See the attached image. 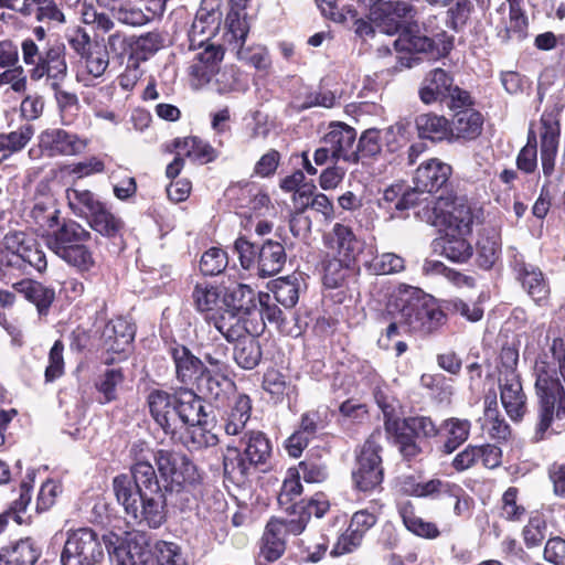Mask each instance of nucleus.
I'll return each mask as SVG.
<instances>
[{
	"label": "nucleus",
	"instance_id": "obj_42",
	"mask_svg": "<svg viewBox=\"0 0 565 565\" xmlns=\"http://www.w3.org/2000/svg\"><path fill=\"white\" fill-rule=\"evenodd\" d=\"M90 230L103 237L111 239H122L126 232V222L113 212L105 203L88 223Z\"/></svg>",
	"mask_w": 565,
	"mask_h": 565
},
{
	"label": "nucleus",
	"instance_id": "obj_8",
	"mask_svg": "<svg viewBox=\"0 0 565 565\" xmlns=\"http://www.w3.org/2000/svg\"><path fill=\"white\" fill-rule=\"evenodd\" d=\"M386 439L397 447L405 462H412L423 454L422 440L437 439L440 428L430 416L416 415L401 418L386 414Z\"/></svg>",
	"mask_w": 565,
	"mask_h": 565
},
{
	"label": "nucleus",
	"instance_id": "obj_41",
	"mask_svg": "<svg viewBox=\"0 0 565 565\" xmlns=\"http://www.w3.org/2000/svg\"><path fill=\"white\" fill-rule=\"evenodd\" d=\"M466 236L446 231L435 241V249H439L440 255L451 262L466 263L473 255V247Z\"/></svg>",
	"mask_w": 565,
	"mask_h": 565
},
{
	"label": "nucleus",
	"instance_id": "obj_1",
	"mask_svg": "<svg viewBox=\"0 0 565 565\" xmlns=\"http://www.w3.org/2000/svg\"><path fill=\"white\" fill-rule=\"evenodd\" d=\"M383 319H390L382 337L392 341L405 333L428 335L440 330L447 322V315L431 295L420 287L398 284L386 299Z\"/></svg>",
	"mask_w": 565,
	"mask_h": 565
},
{
	"label": "nucleus",
	"instance_id": "obj_12",
	"mask_svg": "<svg viewBox=\"0 0 565 565\" xmlns=\"http://www.w3.org/2000/svg\"><path fill=\"white\" fill-rule=\"evenodd\" d=\"M104 559V537L96 530L78 527L67 531L61 553L62 565H100Z\"/></svg>",
	"mask_w": 565,
	"mask_h": 565
},
{
	"label": "nucleus",
	"instance_id": "obj_4",
	"mask_svg": "<svg viewBox=\"0 0 565 565\" xmlns=\"http://www.w3.org/2000/svg\"><path fill=\"white\" fill-rule=\"evenodd\" d=\"M534 371L537 420L532 441L541 443L550 434L565 430V386L548 362H539Z\"/></svg>",
	"mask_w": 565,
	"mask_h": 565
},
{
	"label": "nucleus",
	"instance_id": "obj_52",
	"mask_svg": "<svg viewBox=\"0 0 565 565\" xmlns=\"http://www.w3.org/2000/svg\"><path fill=\"white\" fill-rule=\"evenodd\" d=\"M418 196L413 188H406L402 183L387 186L383 196L379 200V206L388 211H405L418 204Z\"/></svg>",
	"mask_w": 565,
	"mask_h": 565
},
{
	"label": "nucleus",
	"instance_id": "obj_26",
	"mask_svg": "<svg viewBox=\"0 0 565 565\" xmlns=\"http://www.w3.org/2000/svg\"><path fill=\"white\" fill-rule=\"evenodd\" d=\"M321 279L327 288H339L347 285L360 274L359 260L348 259L347 257H337L324 253L320 260Z\"/></svg>",
	"mask_w": 565,
	"mask_h": 565
},
{
	"label": "nucleus",
	"instance_id": "obj_44",
	"mask_svg": "<svg viewBox=\"0 0 565 565\" xmlns=\"http://www.w3.org/2000/svg\"><path fill=\"white\" fill-rule=\"evenodd\" d=\"M31 492L32 486L22 481L19 486V497L17 500L10 503V505L0 513V534L6 532L9 520H14L17 525H30L32 522V518L30 515L25 516L26 508L31 502Z\"/></svg>",
	"mask_w": 565,
	"mask_h": 565
},
{
	"label": "nucleus",
	"instance_id": "obj_64",
	"mask_svg": "<svg viewBox=\"0 0 565 565\" xmlns=\"http://www.w3.org/2000/svg\"><path fill=\"white\" fill-rule=\"evenodd\" d=\"M154 558L157 565H189L182 548L174 542L158 541L154 544Z\"/></svg>",
	"mask_w": 565,
	"mask_h": 565
},
{
	"label": "nucleus",
	"instance_id": "obj_33",
	"mask_svg": "<svg viewBox=\"0 0 565 565\" xmlns=\"http://www.w3.org/2000/svg\"><path fill=\"white\" fill-rule=\"evenodd\" d=\"M253 399L246 393L233 397L225 414L221 418V427L228 436L244 434L247 422L252 417Z\"/></svg>",
	"mask_w": 565,
	"mask_h": 565
},
{
	"label": "nucleus",
	"instance_id": "obj_40",
	"mask_svg": "<svg viewBox=\"0 0 565 565\" xmlns=\"http://www.w3.org/2000/svg\"><path fill=\"white\" fill-rule=\"evenodd\" d=\"M415 125L420 139H429L431 142H451L450 120L445 115L435 113L419 114Z\"/></svg>",
	"mask_w": 565,
	"mask_h": 565
},
{
	"label": "nucleus",
	"instance_id": "obj_15",
	"mask_svg": "<svg viewBox=\"0 0 565 565\" xmlns=\"http://www.w3.org/2000/svg\"><path fill=\"white\" fill-rule=\"evenodd\" d=\"M90 143V138L63 127L45 128L38 136V147L47 158L81 157Z\"/></svg>",
	"mask_w": 565,
	"mask_h": 565
},
{
	"label": "nucleus",
	"instance_id": "obj_30",
	"mask_svg": "<svg viewBox=\"0 0 565 565\" xmlns=\"http://www.w3.org/2000/svg\"><path fill=\"white\" fill-rule=\"evenodd\" d=\"M484 117L473 108L456 110L450 120L451 142H472L482 135Z\"/></svg>",
	"mask_w": 565,
	"mask_h": 565
},
{
	"label": "nucleus",
	"instance_id": "obj_6",
	"mask_svg": "<svg viewBox=\"0 0 565 565\" xmlns=\"http://www.w3.org/2000/svg\"><path fill=\"white\" fill-rule=\"evenodd\" d=\"M242 448L228 444L223 455L224 477L237 482L246 481L260 467L267 466L273 456V444L263 430L243 434Z\"/></svg>",
	"mask_w": 565,
	"mask_h": 565
},
{
	"label": "nucleus",
	"instance_id": "obj_57",
	"mask_svg": "<svg viewBox=\"0 0 565 565\" xmlns=\"http://www.w3.org/2000/svg\"><path fill=\"white\" fill-rule=\"evenodd\" d=\"M547 532V519L541 510H532L526 524L521 530V537L526 548L533 550L543 544Z\"/></svg>",
	"mask_w": 565,
	"mask_h": 565
},
{
	"label": "nucleus",
	"instance_id": "obj_58",
	"mask_svg": "<svg viewBox=\"0 0 565 565\" xmlns=\"http://www.w3.org/2000/svg\"><path fill=\"white\" fill-rule=\"evenodd\" d=\"M476 249L478 267L484 270H489L500 258V237L497 235L479 234Z\"/></svg>",
	"mask_w": 565,
	"mask_h": 565
},
{
	"label": "nucleus",
	"instance_id": "obj_38",
	"mask_svg": "<svg viewBox=\"0 0 565 565\" xmlns=\"http://www.w3.org/2000/svg\"><path fill=\"white\" fill-rule=\"evenodd\" d=\"M286 264V247L267 238L258 248L257 274L262 277H269L280 273Z\"/></svg>",
	"mask_w": 565,
	"mask_h": 565
},
{
	"label": "nucleus",
	"instance_id": "obj_22",
	"mask_svg": "<svg viewBox=\"0 0 565 565\" xmlns=\"http://www.w3.org/2000/svg\"><path fill=\"white\" fill-rule=\"evenodd\" d=\"M481 463L483 468L495 469L502 463V450L495 444L467 445L462 451L452 459L451 467L458 471H466Z\"/></svg>",
	"mask_w": 565,
	"mask_h": 565
},
{
	"label": "nucleus",
	"instance_id": "obj_2",
	"mask_svg": "<svg viewBox=\"0 0 565 565\" xmlns=\"http://www.w3.org/2000/svg\"><path fill=\"white\" fill-rule=\"evenodd\" d=\"M369 9L370 19L387 35L398 34L393 41L397 51L426 53L430 58L445 57L452 50L449 39H440L441 45L429 35H420V26L415 21L417 10L414 4L402 0H359Z\"/></svg>",
	"mask_w": 565,
	"mask_h": 565
},
{
	"label": "nucleus",
	"instance_id": "obj_20",
	"mask_svg": "<svg viewBox=\"0 0 565 565\" xmlns=\"http://www.w3.org/2000/svg\"><path fill=\"white\" fill-rule=\"evenodd\" d=\"M322 244L326 253L337 257L359 260V256L363 253V244L352 226L342 222L334 223L331 231L322 234Z\"/></svg>",
	"mask_w": 565,
	"mask_h": 565
},
{
	"label": "nucleus",
	"instance_id": "obj_48",
	"mask_svg": "<svg viewBox=\"0 0 565 565\" xmlns=\"http://www.w3.org/2000/svg\"><path fill=\"white\" fill-rule=\"evenodd\" d=\"M223 289L210 282H198L192 291V299L195 310L204 316L210 323V318L218 316L220 311H215L222 300Z\"/></svg>",
	"mask_w": 565,
	"mask_h": 565
},
{
	"label": "nucleus",
	"instance_id": "obj_24",
	"mask_svg": "<svg viewBox=\"0 0 565 565\" xmlns=\"http://www.w3.org/2000/svg\"><path fill=\"white\" fill-rule=\"evenodd\" d=\"M355 140L356 131L354 127L342 121H333L329 126V131L321 138V143L330 145L333 162L342 159L347 162L356 163Z\"/></svg>",
	"mask_w": 565,
	"mask_h": 565
},
{
	"label": "nucleus",
	"instance_id": "obj_18",
	"mask_svg": "<svg viewBox=\"0 0 565 565\" xmlns=\"http://www.w3.org/2000/svg\"><path fill=\"white\" fill-rule=\"evenodd\" d=\"M454 169L449 163L438 158H430L419 163L413 174V191L435 194L445 191L450 184Z\"/></svg>",
	"mask_w": 565,
	"mask_h": 565
},
{
	"label": "nucleus",
	"instance_id": "obj_13",
	"mask_svg": "<svg viewBox=\"0 0 565 565\" xmlns=\"http://www.w3.org/2000/svg\"><path fill=\"white\" fill-rule=\"evenodd\" d=\"M288 535H299V526L290 518H269L258 541L255 565H271L282 557Z\"/></svg>",
	"mask_w": 565,
	"mask_h": 565
},
{
	"label": "nucleus",
	"instance_id": "obj_50",
	"mask_svg": "<svg viewBox=\"0 0 565 565\" xmlns=\"http://www.w3.org/2000/svg\"><path fill=\"white\" fill-rule=\"evenodd\" d=\"M226 315V311H221L217 316L211 317L210 324H213L228 343H239L243 338L253 333L242 316Z\"/></svg>",
	"mask_w": 565,
	"mask_h": 565
},
{
	"label": "nucleus",
	"instance_id": "obj_39",
	"mask_svg": "<svg viewBox=\"0 0 565 565\" xmlns=\"http://www.w3.org/2000/svg\"><path fill=\"white\" fill-rule=\"evenodd\" d=\"M14 290L38 309L39 316H46L55 300V290L38 280L23 279L13 285Z\"/></svg>",
	"mask_w": 565,
	"mask_h": 565
},
{
	"label": "nucleus",
	"instance_id": "obj_21",
	"mask_svg": "<svg viewBox=\"0 0 565 565\" xmlns=\"http://www.w3.org/2000/svg\"><path fill=\"white\" fill-rule=\"evenodd\" d=\"M222 12L209 7V0H203L196 11L195 19L189 30V47L198 50L203 47L220 32Z\"/></svg>",
	"mask_w": 565,
	"mask_h": 565
},
{
	"label": "nucleus",
	"instance_id": "obj_32",
	"mask_svg": "<svg viewBox=\"0 0 565 565\" xmlns=\"http://www.w3.org/2000/svg\"><path fill=\"white\" fill-rule=\"evenodd\" d=\"M222 303L227 315L250 316L257 309V294L246 284L223 287Z\"/></svg>",
	"mask_w": 565,
	"mask_h": 565
},
{
	"label": "nucleus",
	"instance_id": "obj_36",
	"mask_svg": "<svg viewBox=\"0 0 565 565\" xmlns=\"http://www.w3.org/2000/svg\"><path fill=\"white\" fill-rule=\"evenodd\" d=\"M455 83L454 76L443 70H431L424 78L419 87V99L425 105H431L435 102H445L450 94V88Z\"/></svg>",
	"mask_w": 565,
	"mask_h": 565
},
{
	"label": "nucleus",
	"instance_id": "obj_55",
	"mask_svg": "<svg viewBox=\"0 0 565 565\" xmlns=\"http://www.w3.org/2000/svg\"><path fill=\"white\" fill-rule=\"evenodd\" d=\"M34 134L35 128L29 122L20 125L14 131L0 134V163L24 149Z\"/></svg>",
	"mask_w": 565,
	"mask_h": 565
},
{
	"label": "nucleus",
	"instance_id": "obj_5",
	"mask_svg": "<svg viewBox=\"0 0 565 565\" xmlns=\"http://www.w3.org/2000/svg\"><path fill=\"white\" fill-rule=\"evenodd\" d=\"M93 233L81 222L63 218L57 232L47 245L52 254L58 257L81 275L96 269V255L92 247Z\"/></svg>",
	"mask_w": 565,
	"mask_h": 565
},
{
	"label": "nucleus",
	"instance_id": "obj_47",
	"mask_svg": "<svg viewBox=\"0 0 565 565\" xmlns=\"http://www.w3.org/2000/svg\"><path fill=\"white\" fill-rule=\"evenodd\" d=\"M262 387L274 404H281L296 390L288 374L277 367H268L263 373Z\"/></svg>",
	"mask_w": 565,
	"mask_h": 565
},
{
	"label": "nucleus",
	"instance_id": "obj_27",
	"mask_svg": "<svg viewBox=\"0 0 565 565\" xmlns=\"http://www.w3.org/2000/svg\"><path fill=\"white\" fill-rule=\"evenodd\" d=\"M515 278L536 305H545L551 290L544 273L523 259H515L512 267Z\"/></svg>",
	"mask_w": 565,
	"mask_h": 565
},
{
	"label": "nucleus",
	"instance_id": "obj_59",
	"mask_svg": "<svg viewBox=\"0 0 565 565\" xmlns=\"http://www.w3.org/2000/svg\"><path fill=\"white\" fill-rule=\"evenodd\" d=\"M128 477L132 481L136 495L146 491L162 489L151 462L132 463L130 467V476Z\"/></svg>",
	"mask_w": 565,
	"mask_h": 565
},
{
	"label": "nucleus",
	"instance_id": "obj_46",
	"mask_svg": "<svg viewBox=\"0 0 565 565\" xmlns=\"http://www.w3.org/2000/svg\"><path fill=\"white\" fill-rule=\"evenodd\" d=\"M397 514L402 519L404 526L413 534L425 540H435L439 537L440 530L431 521H425L416 513L415 505L407 501L397 505Z\"/></svg>",
	"mask_w": 565,
	"mask_h": 565
},
{
	"label": "nucleus",
	"instance_id": "obj_7",
	"mask_svg": "<svg viewBox=\"0 0 565 565\" xmlns=\"http://www.w3.org/2000/svg\"><path fill=\"white\" fill-rule=\"evenodd\" d=\"M385 448L380 428L373 430L362 444L354 448L352 489L356 493L371 495L384 491L386 470L384 466Z\"/></svg>",
	"mask_w": 565,
	"mask_h": 565
},
{
	"label": "nucleus",
	"instance_id": "obj_62",
	"mask_svg": "<svg viewBox=\"0 0 565 565\" xmlns=\"http://www.w3.org/2000/svg\"><path fill=\"white\" fill-rule=\"evenodd\" d=\"M163 46V38L160 32H149L140 35L132 42L129 56L135 62L147 61Z\"/></svg>",
	"mask_w": 565,
	"mask_h": 565
},
{
	"label": "nucleus",
	"instance_id": "obj_56",
	"mask_svg": "<svg viewBox=\"0 0 565 565\" xmlns=\"http://www.w3.org/2000/svg\"><path fill=\"white\" fill-rule=\"evenodd\" d=\"M561 109L557 107L543 110L541 122V150L557 151L561 136Z\"/></svg>",
	"mask_w": 565,
	"mask_h": 565
},
{
	"label": "nucleus",
	"instance_id": "obj_51",
	"mask_svg": "<svg viewBox=\"0 0 565 565\" xmlns=\"http://www.w3.org/2000/svg\"><path fill=\"white\" fill-rule=\"evenodd\" d=\"M529 18L523 8L510 9L509 23L497 26V36L501 44H510L512 40L521 43L529 36Z\"/></svg>",
	"mask_w": 565,
	"mask_h": 565
},
{
	"label": "nucleus",
	"instance_id": "obj_61",
	"mask_svg": "<svg viewBox=\"0 0 565 565\" xmlns=\"http://www.w3.org/2000/svg\"><path fill=\"white\" fill-rule=\"evenodd\" d=\"M381 130L376 127L366 128L358 139L354 152L356 154V163L364 159H376L382 152Z\"/></svg>",
	"mask_w": 565,
	"mask_h": 565
},
{
	"label": "nucleus",
	"instance_id": "obj_9",
	"mask_svg": "<svg viewBox=\"0 0 565 565\" xmlns=\"http://www.w3.org/2000/svg\"><path fill=\"white\" fill-rule=\"evenodd\" d=\"M113 489L127 515L138 524L158 529L166 521V495L162 489L146 491L136 495L129 475H118L113 480Z\"/></svg>",
	"mask_w": 565,
	"mask_h": 565
},
{
	"label": "nucleus",
	"instance_id": "obj_37",
	"mask_svg": "<svg viewBox=\"0 0 565 565\" xmlns=\"http://www.w3.org/2000/svg\"><path fill=\"white\" fill-rule=\"evenodd\" d=\"M439 428V438L441 439L439 450L444 455H450L469 438L471 422L469 419L450 417L444 419Z\"/></svg>",
	"mask_w": 565,
	"mask_h": 565
},
{
	"label": "nucleus",
	"instance_id": "obj_34",
	"mask_svg": "<svg viewBox=\"0 0 565 565\" xmlns=\"http://www.w3.org/2000/svg\"><path fill=\"white\" fill-rule=\"evenodd\" d=\"M500 402L513 422H521L527 411V397L522 390L521 377L499 381Z\"/></svg>",
	"mask_w": 565,
	"mask_h": 565
},
{
	"label": "nucleus",
	"instance_id": "obj_49",
	"mask_svg": "<svg viewBox=\"0 0 565 565\" xmlns=\"http://www.w3.org/2000/svg\"><path fill=\"white\" fill-rule=\"evenodd\" d=\"M324 451L323 447H312L298 463L296 469L306 482H323L329 478V467L323 459Z\"/></svg>",
	"mask_w": 565,
	"mask_h": 565
},
{
	"label": "nucleus",
	"instance_id": "obj_28",
	"mask_svg": "<svg viewBox=\"0 0 565 565\" xmlns=\"http://www.w3.org/2000/svg\"><path fill=\"white\" fill-rule=\"evenodd\" d=\"M195 54L189 66V75L196 85H205L220 72V63L224 58L225 50L220 44H206Z\"/></svg>",
	"mask_w": 565,
	"mask_h": 565
},
{
	"label": "nucleus",
	"instance_id": "obj_60",
	"mask_svg": "<svg viewBox=\"0 0 565 565\" xmlns=\"http://www.w3.org/2000/svg\"><path fill=\"white\" fill-rule=\"evenodd\" d=\"M520 490L516 486H510L500 500V516L509 522H522L527 515L526 508L519 502Z\"/></svg>",
	"mask_w": 565,
	"mask_h": 565
},
{
	"label": "nucleus",
	"instance_id": "obj_63",
	"mask_svg": "<svg viewBox=\"0 0 565 565\" xmlns=\"http://www.w3.org/2000/svg\"><path fill=\"white\" fill-rule=\"evenodd\" d=\"M520 360L519 343H504L499 352V381L504 379L521 377L518 372Z\"/></svg>",
	"mask_w": 565,
	"mask_h": 565
},
{
	"label": "nucleus",
	"instance_id": "obj_29",
	"mask_svg": "<svg viewBox=\"0 0 565 565\" xmlns=\"http://www.w3.org/2000/svg\"><path fill=\"white\" fill-rule=\"evenodd\" d=\"M177 149L182 151L183 158L204 164L215 161L220 152L209 141L199 136L175 137L171 142L163 145V151L173 153Z\"/></svg>",
	"mask_w": 565,
	"mask_h": 565
},
{
	"label": "nucleus",
	"instance_id": "obj_43",
	"mask_svg": "<svg viewBox=\"0 0 565 565\" xmlns=\"http://www.w3.org/2000/svg\"><path fill=\"white\" fill-rule=\"evenodd\" d=\"M67 205L72 213L87 222L94 217L96 212L105 204L94 192L68 188L66 190Z\"/></svg>",
	"mask_w": 565,
	"mask_h": 565
},
{
	"label": "nucleus",
	"instance_id": "obj_17",
	"mask_svg": "<svg viewBox=\"0 0 565 565\" xmlns=\"http://www.w3.org/2000/svg\"><path fill=\"white\" fill-rule=\"evenodd\" d=\"M225 195L233 209L249 217L252 213L264 214V211L273 207L269 194L263 185L256 182L243 181L231 184Z\"/></svg>",
	"mask_w": 565,
	"mask_h": 565
},
{
	"label": "nucleus",
	"instance_id": "obj_35",
	"mask_svg": "<svg viewBox=\"0 0 565 565\" xmlns=\"http://www.w3.org/2000/svg\"><path fill=\"white\" fill-rule=\"evenodd\" d=\"M41 550L31 537L20 539L0 547V565H35Z\"/></svg>",
	"mask_w": 565,
	"mask_h": 565
},
{
	"label": "nucleus",
	"instance_id": "obj_31",
	"mask_svg": "<svg viewBox=\"0 0 565 565\" xmlns=\"http://www.w3.org/2000/svg\"><path fill=\"white\" fill-rule=\"evenodd\" d=\"M195 386H179L177 388V422L189 425L206 423L207 414L202 397L195 393Z\"/></svg>",
	"mask_w": 565,
	"mask_h": 565
},
{
	"label": "nucleus",
	"instance_id": "obj_25",
	"mask_svg": "<svg viewBox=\"0 0 565 565\" xmlns=\"http://www.w3.org/2000/svg\"><path fill=\"white\" fill-rule=\"evenodd\" d=\"M29 218L47 246L50 238L57 232L64 217H62L57 201L46 198L34 203L29 212Z\"/></svg>",
	"mask_w": 565,
	"mask_h": 565
},
{
	"label": "nucleus",
	"instance_id": "obj_45",
	"mask_svg": "<svg viewBox=\"0 0 565 565\" xmlns=\"http://www.w3.org/2000/svg\"><path fill=\"white\" fill-rule=\"evenodd\" d=\"M303 492V486L300 482V476L297 468H289L280 491L277 495L278 505L284 509L288 518H296L299 510V497Z\"/></svg>",
	"mask_w": 565,
	"mask_h": 565
},
{
	"label": "nucleus",
	"instance_id": "obj_53",
	"mask_svg": "<svg viewBox=\"0 0 565 565\" xmlns=\"http://www.w3.org/2000/svg\"><path fill=\"white\" fill-rule=\"evenodd\" d=\"M264 356L260 342L255 335L248 334L233 347V359L242 370L252 371L258 366Z\"/></svg>",
	"mask_w": 565,
	"mask_h": 565
},
{
	"label": "nucleus",
	"instance_id": "obj_14",
	"mask_svg": "<svg viewBox=\"0 0 565 565\" xmlns=\"http://www.w3.org/2000/svg\"><path fill=\"white\" fill-rule=\"evenodd\" d=\"M435 225L460 235L472 233L476 214L466 198L439 196L433 207Z\"/></svg>",
	"mask_w": 565,
	"mask_h": 565
},
{
	"label": "nucleus",
	"instance_id": "obj_10",
	"mask_svg": "<svg viewBox=\"0 0 565 565\" xmlns=\"http://www.w3.org/2000/svg\"><path fill=\"white\" fill-rule=\"evenodd\" d=\"M166 491L201 493L203 475L185 454L160 448L152 454Z\"/></svg>",
	"mask_w": 565,
	"mask_h": 565
},
{
	"label": "nucleus",
	"instance_id": "obj_3",
	"mask_svg": "<svg viewBox=\"0 0 565 565\" xmlns=\"http://www.w3.org/2000/svg\"><path fill=\"white\" fill-rule=\"evenodd\" d=\"M21 52L24 64L30 66V79L39 82L46 78L62 116L77 111L81 107L77 95L62 86L68 71L65 45L54 43L40 50L33 40L23 39Z\"/></svg>",
	"mask_w": 565,
	"mask_h": 565
},
{
	"label": "nucleus",
	"instance_id": "obj_23",
	"mask_svg": "<svg viewBox=\"0 0 565 565\" xmlns=\"http://www.w3.org/2000/svg\"><path fill=\"white\" fill-rule=\"evenodd\" d=\"M150 416L159 424L164 434L173 436L177 433V390H151L147 396Z\"/></svg>",
	"mask_w": 565,
	"mask_h": 565
},
{
	"label": "nucleus",
	"instance_id": "obj_54",
	"mask_svg": "<svg viewBox=\"0 0 565 565\" xmlns=\"http://www.w3.org/2000/svg\"><path fill=\"white\" fill-rule=\"evenodd\" d=\"M331 504L327 495L322 492H317L308 500H300L299 510L295 518H290L294 524L299 526V534H301L308 526L311 516L322 518L330 510Z\"/></svg>",
	"mask_w": 565,
	"mask_h": 565
},
{
	"label": "nucleus",
	"instance_id": "obj_16",
	"mask_svg": "<svg viewBox=\"0 0 565 565\" xmlns=\"http://www.w3.org/2000/svg\"><path fill=\"white\" fill-rule=\"evenodd\" d=\"M135 335L136 327L121 316L106 322L102 332V344L106 353L111 354V356L105 359L106 365H111L115 361L128 358Z\"/></svg>",
	"mask_w": 565,
	"mask_h": 565
},
{
	"label": "nucleus",
	"instance_id": "obj_11",
	"mask_svg": "<svg viewBox=\"0 0 565 565\" xmlns=\"http://www.w3.org/2000/svg\"><path fill=\"white\" fill-rule=\"evenodd\" d=\"M1 262L7 268L20 274H30V269L43 274L47 269V258L36 238L23 232H11L4 235Z\"/></svg>",
	"mask_w": 565,
	"mask_h": 565
},
{
	"label": "nucleus",
	"instance_id": "obj_19",
	"mask_svg": "<svg viewBox=\"0 0 565 565\" xmlns=\"http://www.w3.org/2000/svg\"><path fill=\"white\" fill-rule=\"evenodd\" d=\"M167 352L172 359L174 377L183 386H195L203 374L207 373L204 361L195 355L186 344L173 340L168 343Z\"/></svg>",
	"mask_w": 565,
	"mask_h": 565
}]
</instances>
